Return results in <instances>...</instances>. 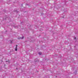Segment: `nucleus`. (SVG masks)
Returning <instances> with one entry per match:
<instances>
[{"label": "nucleus", "mask_w": 78, "mask_h": 78, "mask_svg": "<svg viewBox=\"0 0 78 78\" xmlns=\"http://www.w3.org/2000/svg\"><path fill=\"white\" fill-rule=\"evenodd\" d=\"M24 37H19L18 39H23L24 38Z\"/></svg>", "instance_id": "1"}, {"label": "nucleus", "mask_w": 78, "mask_h": 78, "mask_svg": "<svg viewBox=\"0 0 78 78\" xmlns=\"http://www.w3.org/2000/svg\"><path fill=\"white\" fill-rule=\"evenodd\" d=\"M17 45H16V47L15 49V51H17Z\"/></svg>", "instance_id": "2"}, {"label": "nucleus", "mask_w": 78, "mask_h": 78, "mask_svg": "<svg viewBox=\"0 0 78 78\" xmlns=\"http://www.w3.org/2000/svg\"><path fill=\"white\" fill-rule=\"evenodd\" d=\"M39 55H42V53L41 52H39Z\"/></svg>", "instance_id": "3"}, {"label": "nucleus", "mask_w": 78, "mask_h": 78, "mask_svg": "<svg viewBox=\"0 0 78 78\" xmlns=\"http://www.w3.org/2000/svg\"><path fill=\"white\" fill-rule=\"evenodd\" d=\"M76 39V37L74 38V39Z\"/></svg>", "instance_id": "4"}, {"label": "nucleus", "mask_w": 78, "mask_h": 78, "mask_svg": "<svg viewBox=\"0 0 78 78\" xmlns=\"http://www.w3.org/2000/svg\"><path fill=\"white\" fill-rule=\"evenodd\" d=\"M6 62H9V61H6Z\"/></svg>", "instance_id": "5"}]
</instances>
